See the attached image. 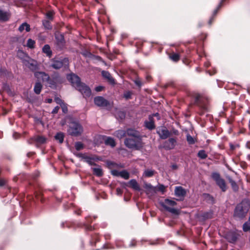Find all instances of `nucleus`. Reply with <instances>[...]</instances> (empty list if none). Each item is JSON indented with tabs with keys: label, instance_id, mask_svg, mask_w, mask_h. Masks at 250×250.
I'll return each mask as SVG.
<instances>
[{
	"label": "nucleus",
	"instance_id": "nucleus-57",
	"mask_svg": "<svg viewBox=\"0 0 250 250\" xmlns=\"http://www.w3.org/2000/svg\"><path fill=\"white\" fill-rule=\"evenodd\" d=\"M45 101L46 103H51L52 102V99H50V98L47 99L45 100Z\"/></svg>",
	"mask_w": 250,
	"mask_h": 250
},
{
	"label": "nucleus",
	"instance_id": "nucleus-24",
	"mask_svg": "<svg viewBox=\"0 0 250 250\" xmlns=\"http://www.w3.org/2000/svg\"><path fill=\"white\" fill-rule=\"evenodd\" d=\"M35 141L39 144H44L46 142V138L42 136H37L34 138Z\"/></svg>",
	"mask_w": 250,
	"mask_h": 250
},
{
	"label": "nucleus",
	"instance_id": "nucleus-31",
	"mask_svg": "<svg viewBox=\"0 0 250 250\" xmlns=\"http://www.w3.org/2000/svg\"><path fill=\"white\" fill-rule=\"evenodd\" d=\"M125 114L124 112L119 111L115 113V117L118 119L123 120L125 118Z\"/></svg>",
	"mask_w": 250,
	"mask_h": 250
},
{
	"label": "nucleus",
	"instance_id": "nucleus-52",
	"mask_svg": "<svg viewBox=\"0 0 250 250\" xmlns=\"http://www.w3.org/2000/svg\"><path fill=\"white\" fill-rule=\"evenodd\" d=\"M6 183V181L3 179H0V186H2L4 185Z\"/></svg>",
	"mask_w": 250,
	"mask_h": 250
},
{
	"label": "nucleus",
	"instance_id": "nucleus-16",
	"mask_svg": "<svg viewBox=\"0 0 250 250\" xmlns=\"http://www.w3.org/2000/svg\"><path fill=\"white\" fill-rule=\"evenodd\" d=\"M175 194L177 197L183 198L186 194V191L182 187H176L175 189Z\"/></svg>",
	"mask_w": 250,
	"mask_h": 250
},
{
	"label": "nucleus",
	"instance_id": "nucleus-23",
	"mask_svg": "<svg viewBox=\"0 0 250 250\" xmlns=\"http://www.w3.org/2000/svg\"><path fill=\"white\" fill-rule=\"evenodd\" d=\"M217 185L220 187L223 191H225L227 189V186L226 183L224 179H221L216 182Z\"/></svg>",
	"mask_w": 250,
	"mask_h": 250
},
{
	"label": "nucleus",
	"instance_id": "nucleus-48",
	"mask_svg": "<svg viewBox=\"0 0 250 250\" xmlns=\"http://www.w3.org/2000/svg\"><path fill=\"white\" fill-rule=\"evenodd\" d=\"M111 174L114 176H120V171L117 170H112Z\"/></svg>",
	"mask_w": 250,
	"mask_h": 250
},
{
	"label": "nucleus",
	"instance_id": "nucleus-7",
	"mask_svg": "<svg viewBox=\"0 0 250 250\" xmlns=\"http://www.w3.org/2000/svg\"><path fill=\"white\" fill-rule=\"evenodd\" d=\"M161 205L166 210L172 214L179 215L180 213V210L173 208L176 205V203L173 200L165 199Z\"/></svg>",
	"mask_w": 250,
	"mask_h": 250
},
{
	"label": "nucleus",
	"instance_id": "nucleus-12",
	"mask_svg": "<svg viewBox=\"0 0 250 250\" xmlns=\"http://www.w3.org/2000/svg\"><path fill=\"white\" fill-rule=\"evenodd\" d=\"M68 60L66 58H64L62 60H55L53 61L52 66L55 69H60L63 66V65H68Z\"/></svg>",
	"mask_w": 250,
	"mask_h": 250
},
{
	"label": "nucleus",
	"instance_id": "nucleus-11",
	"mask_svg": "<svg viewBox=\"0 0 250 250\" xmlns=\"http://www.w3.org/2000/svg\"><path fill=\"white\" fill-rule=\"evenodd\" d=\"M94 103L97 106L101 107H105L109 104L108 102L102 96L96 97Z\"/></svg>",
	"mask_w": 250,
	"mask_h": 250
},
{
	"label": "nucleus",
	"instance_id": "nucleus-25",
	"mask_svg": "<svg viewBox=\"0 0 250 250\" xmlns=\"http://www.w3.org/2000/svg\"><path fill=\"white\" fill-rule=\"evenodd\" d=\"M169 57L170 60L175 62H177L180 58V56L179 54L175 53H172L169 55Z\"/></svg>",
	"mask_w": 250,
	"mask_h": 250
},
{
	"label": "nucleus",
	"instance_id": "nucleus-38",
	"mask_svg": "<svg viewBox=\"0 0 250 250\" xmlns=\"http://www.w3.org/2000/svg\"><path fill=\"white\" fill-rule=\"evenodd\" d=\"M211 177L215 181L216 183L222 179L220 178V174L216 172L213 173Z\"/></svg>",
	"mask_w": 250,
	"mask_h": 250
},
{
	"label": "nucleus",
	"instance_id": "nucleus-2",
	"mask_svg": "<svg viewBox=\"0 0 250 250\" xmlns=\"http://www.w3.org/2000/svg\"><path fill=\"white\" fill-rule=\"evenodd\" d=\"M250 208V203L249 200H244L236 206L234 215L239 218H243L248 212Z\"/></svg>",
	"mask_w": 250,
	"mask_h": 250
},
{
	"label": "nucleus",
	"instance_id": "nucleus-60",
	"mask_svg": "<svg viewBox=\"0 0 250 250\" xmlns=\"http://www.w3.org/2000/svg\"><path fill=\"white\" fill-rule=\"evenodd\" d=\"M177 166H176V165H172V168H173V169H176V168H177Z\"/></svg>",
	"mask_w": 250,
	"mask_h": 250
},
{
	"label": "nucleus",
	"instance_id": "nucleus-41",
	"mask_svg": "<svg viewBox=\"0 0 250 250\" xmlns=\"http://www.w3.org/2000/svg\"><path fill=\"white\" fill-rule=\"evenodd\" d=\"M84 159L85 160V161L90 165H96V164L93 162V159L92 158L86 156H85Z\"/></svg>",
	"mask_w": 250,
	"mask_h": 250
},
{
	"label": "nucleus",
	"instance_id": "nucleus-22",
	"mask_svg": "<svg viewBox=\"0 0 250 250\" xmlns=\"http://www.w3.org/2000/svg\"><path fill=\"white\" fill-rule=\"evenodd\" d=\"M92 171L93 173L98 177H101L103 175L102 169L100 167L92 168Z\"/></svg>",
	"mask_w": 250,
	"mask_h": 250
},
{
	"label": "nucleus",
	"instance_id": "nucleus-51",
	"mask_svg": "<svg viewBox=\"0 0 250 250\" xmlns=\"http://www.w3.org/2000/svg\"><path fill=\"white\" fill-rule=\"evenodd\" d=\"M104 87L103 86H98L95 87V90L97 92H100L102 91L104 89Z\"/></svg>",
	"mask_w": 250,
	"mask_h": 250
},
{
	"label": "nucleus",
	"instance_id": "nucleus-9",
	"mask_svg": "<svg viewBox=\"0 0 250 250\" xmlns=\"http://www.w3.org/2000/svg\"><path fill=\"white\" fill-rule=\"evenodd\" d=\"M126 133L129 138L132 137H140L139 132L133 129H128L126 132L121 130H118L116 132V135L118 137L122 138L125 136Z\"/></svg>",
	"mask_w": 250,
	"mask_h": 250
},
{
	"label": "nucleus",
	"instance_id": "nucleus-44",
	"mask_svg": "<svg viewBox=\"0 0 250 250\" xmlns=\"http://www.w3.org/2000/svg\"><path fill=\"white\" fill-rule=\"evenodd\" d=\"M61 107L62 109V111L64 113H66L68 111L67 105L64 103L61 104Z\"/></svg>",
	"mask_w": 250,
	"mask_h": 250
},
{
	"label": "nucleus",
	"instance_id": "nucleus-18",
	"mask_svg": "<svg viewBox=\"0 0 250 250\" xmlns=\"http://www.w3.org/2000/svg\"><path fill=\"white\" fill-rule=\"evenodd\" d=\"M145 125L146 128L150 130L155 128L154 123L152 116H149V121L145 122Z\"/></svg>",
	"mask_w": 250,
	"mask_h": 250
},
{
	"label": "nucleus",
	"instance_id": "nucleus-55",
	"mask_svg": "<svg viewBox=\"0 0 250 250\" xmlns=\"http://www.w3.org/2000/svg\"><path fill=\"white\" fill-rule=\"evenodd\" d=\"M146 188H147L150 189H153L154 188L151 186L150 184H148L146 186Z\"/></svg>",
	"mask_w": 250,
	"mask_h": 250
},
{
	"label": "nucleus",
	"instance_id": "nucleus-1",
	"mask_svg": "<svg viewBox=\"0 0 250 250\" xmlns=\"http://www.w3.org/2000/svg\"><path fill=\"white\" fill-rule=\"evenodd\" d=\"M67 79L71 83L72 85L80 91L83 97H89L91 95V91L88 86L81 82L80 78L74 74H70L67 76Z\"/></svg>",
	"mask_w": 250,
	"mask_h": 250
},
{
	"label": "nucleus",
	"instance_id": "nucleus-39",
	"mask_svg": "<svg viewBox=\"0 0 250 250\" xmlns=\"http://www.w3.org/2000/svg\"><path fill=\"white\" fill-rule=\"evenodd\" d=\"M243 229L244 231H248L250 229V221H249L244 223Z\"/></svg>",
	"mask_w": 250,
	"mask_h": 250
},
{
	"label": "nucleus",
	"instance_id": "nucleus-45",
	"mask_svg": "<svg viewBox=\"0 0 250 250\" xmlns=\"http://www.w3.org/2000/svg\"><path fill=\"white\" fill-rule=\"evenodd\" d=\"M132 93L130 91H127L124 94V97L125 99L128 100L131 98Z\"/></svg>",
	"mask_w": 250,
	"mask_h": 250
},
{
	"label": "nucleus",
	"instance_id": "nucleus-19",
	"mask_svg": "<svg viewBox=\"0 0 250 250\" xmlns=\"http://www.w3.org/2000/svg\"><path fill=\"white\" fill-rule=\"evenodd\" d=\"M10 15L6 12L0 10V21H5L9 19Z\"/></svg>",
	"mask_w": 250,
	"mask_h": 250
},
{
	"label": "nucleus",
	"instance_id": "nucleus-14",
	"mask_svg": "<svg viewBox=\"0 0 250 250\" xmlns=\"http://www.w3.org/2000/svg\"><path fill=\"white\" fill-rule=\"evenodd\" d=\"M157 132L162 139H166L170 135L169 131L165 127L159 129Z\"/></svg>",
	"mask_w": 250,
	"mask_h": 250
},
{
	"label": "nucleus",
	"instance_id": "nucleus-40",
	"mask_svg": "<svg viewBox=\"0 0 250 250\" xmlns=\"http://www.w3.org/2000/svg\"><path fill=\"white\" fill-rule=\"evenodd\" d=\"M107 165L109 168H113L114 167H117L118 165L112 161H107Z\"/></svg>",
	"mask_w": 250,
	"mask_h": 250
},
{
	"label": "nucleus",
	"instance_id": "nucleus-5",
	"mask_svg": "<svg viewBox=\"0 0 250 250\" xmlns=\"http://www.w3.org/2000/svg\"><path fill=\"white\" fill-rule=\"evenodd\" d=\"M250 208V203L249 200H244L236 206L234 215L239 218H243L248 212Z\"/></svg>",
	"mask_w": 250,
	"mask_h": 250
},
{
	"label": "nucleus",
	"instance_id": "nucleus-32",
	"mask_svg": "<svg viewBox=\"0 0 250 250\" xmlns=\"http://www.w3.org/2000/svg\"><path fill=\"white\" fill-rule=\"evenodd\" d=\"M122 178L127 180L129 178V173L125 170H124L123 171H120V176Z\"/></svg>",
	"mask_w": 250,
	"mask_h": 250
},
{
	"label": "nucleus",
	"instance_id": "nucleus-29",
	"mask_svg": "<svg viewBox=\"0 0 250 250\" xmlns=\"http://www.w3.org/2000/svg\"><path fill=\"white\" fill-rule=\"evenodd\" d=\"M154 174V170L152 169H146L145 170L143 176L146 177H152Z\"/></svg>",
	"mask_w": 250,
	"mask_h": 250
},
{
	"label": "nucleus",
	"instance_id": "nucleus-42",
	"mask_svg": "<svg viewBox=\"0 0 250 250\" xmlns=\"http://www.w3.org/2000/svg\"><path fill=\"white\" fill-rule=\"evenodd\" d=\"M212 214H213V213L212 211L207 212L204 213L203 214L202 216L203 218H204L205 219H208V218H211L212 217Z\"/></svg>",
	"mask_w": 250,
	"mask_h": 250
},
{
	"label": "nucleus",
	"instance_id": "nucleus-6",
	"mask_svg": "<svg viewBox=\"0 0 250 250\" xmlns=\"http://www.w3.org/2000/svg\"><path fill=\"white\" fill-rule=\"evenodd\" d=\"M125 146L129 148L139 150L143 147L141 138L140 137L128 138L125 141Z\"/></svg>",
	"mask_w": 250,
	"mask_h": 250
},
{
	"label": "nucleus",
	"instance_id": "nucleus-56",
	"mask_svg": "<svg viewBox=\"0 0 250 250\" xmlns=\"http://www.w3.org/2000/svg\"><path fill=\"white\" fill-rule=\"evenodd\" d=\"M116 191H117L118 194H122V190H121V188H117Z\"/></svg>",
	"mask_w": 250,
	"mask_h": 250
},
{
	"label": "nucleus",
	"instance_id": "nucleus-3",
	"mask_svg": "<svg viewBox=\"0 0 250 250\" xmlns=\"http://www.w3.org/2000/svg\"><path fill=\"white\" fill-rule=\"evenodd\" d=\"M250 208V203L249 200H244L236 206L234 215L239 218H243L248 212Z\"/></svg>",
	"mask_w": 250,
	"mask_h": 250
},
{
	"label": "nucleus",
	"instance_id": "nucleus-10",
	"mask_svg": "<svg viewBox=\"0 0 250 250\" xmlns=\"http://www.w3.org/2000/svg\"><path fill=\"white\" fill-rule=\"evenodd\" d=\"M23 64L31 70H35L37 68V62L36 61L27 57V60L23 61Z\"/></svg>",
	"mask_w": 250,
	"mask_h": 250
},
{
	"label": "nucleus",
	"instance_id": "nucleus-46",
	"mask_svg": "<svg viewBox=\"0 0 250 250\" xmlns=\"http://www.w3.org/2000/svg\"><path fill=\"white\" fill-rule=\"evenodd\" d=\"M54 14V12L53 11H49L46 13V16L48 19L52 20Z\"/></svg>",
	"mask_w": 250,
	"mask_h": 250
},
{
	"label": "nucleus",
	"instance_id": "nucleus-8",
	"mask_svg": "<svg viewBox=\"0 0 250 250\" xmlns=\"http://www.w3.org/2000/svg\"><path fill=\"white\" fill-rule=\"evenodd\" d=\"M83 131V127L80 124L73 123L72 125L69 127L68 132L72 136H78L82 134Z\"/></svg>",
	"mask_w": 250,
	"mask_h": 250
},
{
	"label": "nucleus",
	"instance_id": "nucleus-35",
	"mask_svg": "<svg viewBox=\"0 0 250 250\" xmlns=\"http://www.w3.org/2000/svg\"><path fill=\"white\" fill-rule=\"evenodd\" d=\"M229 182L233 189L234 191H237L238 189V187L236 182L231 179H229Z\"/></svg>",
	"mask_w": 250,
	"mask_h": 250
},
{
	"label": "nucleus",
	"instance_id": "nucleus-20",
	"mask_svg": "<svg viewBox=\"0 0 250 250\" xmlns=\"http://www.w3.org/2000/svg\"><path fill=\"white\" fill-rule=\"evenodd\" d=\"M24 29L26 32H29L30 30V26L26 22L23 23L19 27V30L21 32H22Z\"/></svg>",
	"mask_w": 250,
	"mask_h": 250
},
{
	"label": "nucleus",
	"instance_id": "nucleus-49",
	"mask_svg": "<svg viewBox=\"0 0 250 250\" xmlns=\"http://www.w3.org/2000/svg\"><path fill=\"white\" fill-rule=\"evenodd\" d=\"M60 109V107L59 106H56L54 107V108L52 111V114H56L58 113L59 110Z\"/></svg>",
	"mask_w": 250,
	"mask_h": 250
},
{
	"label": "nucleus",
	"instance_id": "nucleus-59",
	"mask_svg": "<svg viewBox=\"0 0 250 250\" xmlns=\"http://www.w3.org/2000/svg\"><path fill=\"white\" fill-rule=\"evenodd\" d=\"M153 115L155 116L158 117V119L159 118V114L158 113L154 114Z\"/></svg>",
	"mask_w": 250,
	"mask_h": 250
},
{
	"label": "nucleus",
	"instance_id": "nucleus-36",
	"mask_svg": "<svg viewBox=\"0 0 250 250\" xmlns=\"http://www.w3.org/2000/svg\"><path fill=\"white\" fill-rule=\"evenodd\" d=\"M42 24L44 27L47 29H51L52 28V26L49 21L47 20H44L42 21Z\"/></svg>",
	"mask_w": 250,
	"mask_h": 250
},
{
	"label": "nucleus",
	"instance_id": "nucleus-21",
	"mask_svg": "<svg viewBox=\"0 0 250 250\" xmlns=\"http://www.w3.org/2000/svg\"><path fill=\"white\" fill-rule=\"evenodd\" d=\"M129 184L130 185V186L134 189H135L136 190H140V186L135 180H134V179L131 180L129 181Z\"/></svg>",
	"mask_w": 250,
	"mask_h": 250
},
{
	"label": "nucleus",
	"instance_id": "nucleus-50",
	"mask_svg": "<svg viewBox=\"0 0 250 250\" xmlns=\"http://www.w3.org/2000/svg\"><path fill=\"white\" fill-rule=\"evenodd\" d=\"M75 155L76 156L80 157V158H82L84 159H85V156H86V155H85V154L81 153H78L75 154Z\"/></svg>",
	"mask_w": 250,
	"mask_h": 250
},
{
	"label": "nucleus",
	"instance_id": "nucleus-33",
	"mask_svg": "<svg viewBox=\"0 0 250 250\" xmlns=\"http://www.w3.org/2000/svg\"><path fill=\"white\" fill-rule=\"evenodd\" d=\"M198 156L199 158L202 159H206L208 156L206 151L204 150H200L198 153Z\"/></svg>",
	"mask_w": 250,
	"mask_h": 250
},
{
	"label": "nucleus",
	"instance_id": "nucleus-54",
	"mask_svg": "<svg viewBox=\"0 0 250 250\" xmlns=\"http://www.w3.org/2000/svg\"><path fill=\"white\" fill-rule=\"evenodd\" d=\"M159 189L162 192H164V191L165 190V188L164 186H163V185H161L159 187Z\"/></svg>",
	"mask_w": 250,
	"mask_h": 250
},
{
	"label": "nucleus",
	"instance_id": "nucleus-30",
	"mask_svg": "<svg viewBox=\"0 0 250 250\" xmlns=\"http://www.w3.org/2000/svg\"><path fill=\"white\" fill-rule=\"evenodd\" d=\"M55 138L56 140H58L59 143L62 144L64 139V134L62 132L58 133L55 136Z\"/></svg>",
	"mask_w": 250,
	"mask_h": 250
},
{
	"label": "nucleus",
	"instance_id": "nucleus-43",
	"mask_svg": "<svg viewBox=\"0 0 250 250\" xmlns=\"http://www.w3.org/2000/svg\"><path fill=\"white\" fill-rule=\"evenodd\" d=\"M187 140L189 144H193L195 143L193 138L189 134H187Z\"/></svg>",
	"mask_w": 250,
	"mask_h": 250
},
{
	"label": "nucleus",
	"instance_id": "nucleus-47",
	"mask_svg": "<svg viewBox=\"0 0 250 250\" xmlns=\"http://www.w3.org/2000/svg\"><path fill=\"white\" fill-rule=\"evenodd\" d=\"M55 101L57 104H60V105L62 104L64 102L59 97H55L54 99Z\"/></svg>",
	"mask_w": 250,
	"mask_h": 250
},
{
	"label": "nucleus",
	"instance_id": "nucleus-58",
	"mask_svg": "<svg viewBox=\"0 0 250 250\" xmlns=\"http://www.w3.org/2000/svg\"><path fill=\"white\" fill-rule=\"evenodd\" d=\"M173 133L175 135H178V131L177 130H173Z\"/></svg>",
	"mask_w": 250,
	"mask_h": 250
},
{
	"label": "nucleus",
	"instance_id": "nucleus-17",
	"mask_svg": "<svg viewBox=\"0 0 250 250\" xmlns=\"http://www.w3.org/2000/svg\"><path fill=\"white\" fill-rule=\"evenodd\" d=\"M102 74L104 78L106 79L111 84H113L115 83L114 79L112 78L110 74L108 71H103Z\"/></svg>",
	"mask_w": 250,
	"mask_h": 250
},
{
	"label": "nucleus",
	"instance_id": "nucleus-13",
	"mask_svg": "<svg viewBox=\"0 0 250 250\" xmlns=\"http://www.w3.org/2000/svg\"><path fill=\"white\" fill-rule=\"evenodd\" d=\"M177 141L174 138H169L167 141H166L164 144V147L168 150L172 149L174 148L176 146Z\"/></svg>",
	"mask_w": 250,
	"mask_h": 250
},
{
	"label": "nucleus",
	"instance_id": "nucleus-61",
	"mask_svg": "<svg viewBox=\"0 0 250 250\" xmlns=\"http://www.w3.org/2000/svg\"><path fill=\"white\" fill-rule=\"evenodd\" d=\"M16 135H18V134H17V133H14V134H13V136L15 137V136Z\"/></svg>",
	"mask_w": 250,
	"mask_h": 250
},
{
	"label": "nucleus",
	"instance_id": "nucleus-34",
	"mask_svg": "<svg viewBox=\"0 0 250 250\" xmlns=\"http://www.w3.org/2000/svg\"><path fill=\"white\" fill-rule=\"evenodd\" d=\"M35 42L32 40L31 39H29L27 41V46L30 48H34L35 47Z\"/></svg>",
	"mask_w": 250,
	"mask_h": 250
},
{
	"label": "nucleus",
	"instance_id": "nucleus-28",
	"mask_svg": "<svg viewBox=\"0 0 250 250\" xmlns=\"http://www.w3.org/2000/svg\"><path fill=\"white\" fill-rule=\"evenodd\" d=\"M42 51L45 53L47 56L50 57L52 55V51L49 45L46 44L42 48Z\"/></svg>",
	"mask_w": 250,
	"mask_h": 250
},
{
	"label": "nucleus",
	"instance_id": "nucleus-53",
	"mask_svg": "<svg viewBox=\"0 0 250 250\" xmlns=\"http://www.w3.org/2000/svg\"><path fill=\"white\" fill-rule=\"evenodd\" d=\"M135 83L136 85H138L139 86H141L142 85L141 82L139 80H135Z\"/></svg>",
	"mask_w": 250,
	"mask_h": 250
},
{
	"label": "nucleus",
	"instance_id": "nucleus-37",
	"mask_svg": "<svg viewBox=\"0 0 250 250\" xmlns=\"http://www.w3.org/2000/svg\"><path fill=\"white\" fill-rule=\"evenodd\" d=\"M75 147L77 150H80L83 148V144L80 142H77L75 144Z\"/></svg>",
	"mask_w": 250,
	"mask_h": 250
},
{
	"label": "nucleus",
	"instance_id": "nucleus-4",
	"mask_svg": "<svg viewBox=\"0 0 250 250\" xmlns=\"http://www.w3.org/2000/svg\"><path fill=\"white\" fill-rule=\"evenodd\" d=\"M250 208V203L249 200H244L236 206L234 215L239 218H243L248 212Z\"/></svg>",
	"mask_w": 250,
	"mask_h": 250
},
{
	"label": "nucleus",
	"instance_id": "nucleus-26",
	"mask_svg": "<svg viewBox=\"0 0 250 250\" xmlns=\"http://www.w3.org/2000/svg\"><path fill=\"white\" fill-rule=\"evenodd\" d=\"M42 86L41 83H36L34 88L35 93L37 94H39L42 90Z\"/></svg>",
	"mask_w": 250,
	"mask_h": 250
},
{
	"label": "nucleus",
	"instance_id": "nucleus-27",
	"mask_svg": "<svg viewBox=\"0 0 250 250\" xmlns=\"http://www.w3.org/2000/svg\"><path fill=\"white\" fill-rule=\"evenodd\" d=\"M105 144L107 145H109L111 147H114L116 145L114 140L111 137H107L105 139Z\"/></svg>",
	"mask_w": 250,
	"mask_h": 250
},
{
	"label": "nucleus",
	"instance_id": "nucleus-15",
	"mask_svg": "<svg viewBox=\"0 0 250 250\" xmlns=\"http://www.w3.org/2000/svg\"><path fill=\"white\" fill-rule=\"evenodd\" d=\"M35 76L42 81H48L49 80V76L44 72H37L35 73Z\"/></svg>",
	"mask_w": 250,
	"mask_h": 250
}]
</instances>
